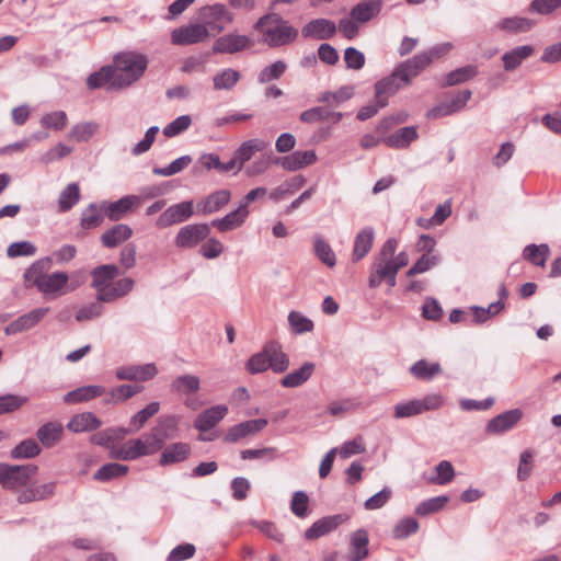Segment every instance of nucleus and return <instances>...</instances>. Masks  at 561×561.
<instances>
[{"label": "nucleus", "instance_id": "nucleus-1", "mask_svg": "<svg viewBox=\"0 0 561 561\" xmlns=\"http://www.w3.org/2000/svg\"><path fill=\"white\" fill-rule=\"evenodd\" d=\"M51 266V257H45L33 263L24 273L26 282L34 285L45 296L60 297L73 291L77 286L69 284L66 272L44 273Z\"/></svg>", "mask_w": 561, "mask_h": 561}, {"label": "nucleus", "instance_id": "nucleus-2", "mask_svg": "<svg viewBox=\"0 0 561 561\" xmlns=\"http://www.w3.org/2000/svg\"><path fill=\"white\" fill-rule=\"evenodd\" d=\"M254 30L261 34V42L270 47L287 45L298 36V30L275 13L260 18L254 24Z\"/></svg>", "mask_w": 561, "mask_h": 561}, {"label": "nucleus", "instance_id": "nucleus-3", "mask_svg": "<svg viewBox=\"0 0 561 561\" xmlns=\"http://www.w3.org/2000/svg\"><path fill=\"white\" fill-rule=\"evenodd\" d=\"M114 88L123 89L140 79L148 66L145 55L135 51L119 53L114 57Z\"/></svg>", "mask_w": 561, "mask_h": 561}, {"label": "nucleus", "instance_id": "nucleus-4", "mask_svg": "<svg viewBox=\"0 0 561 561\" xmlns=\"http://www.w3.org/2000/svg\"><path fill=\"white\" fill-rule=\"evenodd\" d=\"M37 469L35 465L0 463V484L8 490L25 486Z\"/></svg>", "mask_w": 561, "mask_h": 561}, {"label": "nucleus", "instance_id": "nucleus-5", "mask_svg": "<svg viewBox=\"0 0 561 561\" xmlns=\"http://www.w3.org/2000/svg\"><path fill=\"white\" fill-rule=\"evenodd\" d=\"M199 15L204 21L203 25L207 26L209 33L213 32L215 34L221 33L226 28V25L232 23L234 20L233 13L221 3L203 7L199 10Z\"/></svg>", "mask_w": 561, "mask_h": 561}, {"label": "nucleus", "instance_id": "nucleus-6", "mask_svg": "<svg viewBox=\"0 0 561 561\" xmlns=\"http://www.w3.org/2000/svg\"><path fill=\"white\" fill-rule=\"evenodd\" d=\"M210 33L203 24H188L174 28L171 33V42L174 45L187 46L207 41Z\"/></svg>", "mask_w": 561, "mask_h": 561}, {"label": "nucleus", "instance_id": "nucleus-7", "mask_svg": "<svg viewBox=\"0 0 561 561\" xmlns=\"http://www.w3.org/2000/svg\"><path fill=\"white\" fill-rule=\"evenodd\" d=\"M397 274L398 272L394 265H392L391 260L376 257L370 267L369 287L377 288L382 282H386L390 287H394Z\"/></svg>", "mask_w": 561, "mask_h": 561}, {"label": "nucleus", "instance_id": "nucleus-8", "mask_svg": "<svg viewBox=\"0 0 561 561\" xmlns=\"http://www.w3.org/2000/svg\"><path fill=\"white\" fill-rule=\"evenodd\" d=\"M49 310L48 307H39L20 316L4 328L5 335H15L35 328Z\"/></svg>", "mask_w": 561, "mask_h": 561}, {"label": "nucleus", "instance_id": "nucleus-9", "mask_svg": "<svg viewBox=\"0 0 561 561\" xmlns=\"http://www.w3.org/2000/svg\"><path fill=\"white\" fill-rule=\"evenodd\" d=\"M210 232L207 224H193L182 227L176 237L175 245L181 249H192L206 239Z\"/></svg>", "mask_w": 561, "mask_h": 561}, {"label": "nucleus", "instance_id": "nucleus-10", "mask_svg": "<svg viewBox=\"0 0 561 561\" xmlns=\"http://www.w3.org/2000/svg\"><path fill=\"white\" fill-rule=\"evenodd\" d=\"M252 46V41L247 35L231 32L218 37L213 44L216 54H237Z\"/></svg>", "mask_w": 561, "mask_h": 561}, {"label": "nucleus", "instance_id": "nucleus-11", "mask_svg": "<svg viewBox=\"0 0 561 561\" xmlns=\"http://www.w3.org/2000/svg\"><path fill=\"white\" fill-rule=\"evenodd\" d=\"M118 267L114 264L100 265L91 271V286L96 290V300L101 301L103 294H108L112 288L113 280L118 276Z\"/></svg>", "mask_w": 561, "mask_h": 561}, {"label": "nucleus", "instance_id": "nucleus-12", "mask_svg": "<svg viewBox=\"0 0 561 561\" xmlns=\"http://www.w3.org/2000/svg\"><path fill=\"white\" fill-rule=\"evenodd\" d=\"M193 202L186 201L174 204L167 208L157 219L156 226L158 228H167L176 224H181L190 219L193 215Z\"/></svg>", "mask_w": 561, "mask_h": 561}, {"label": "nucleus", "instance_id": "nucleus-13", "mask_svg": "<svg viewBox=\"0 0 561 561\" xmlns=\"http://www.w3.org/2000/svg\"><path fill=\"white\" fill-rule=\"evenodd\" d=\"M405 85L401 81V75L398 73L397 68L391 75L382 78L375 83V98L379 106L385 107L388 105V99L393 96L401 87Z\"/></svg>", "mask_w": 561, "mask_h": 561}, {"label": "nucleus", "instance_id": "nucleus-14", "mask_svg": "<svg viewBox=\"0 0 561 561\" xmlns=\"http://www.w3.org/2000/svg\"><path fill=\"white\" fill-rule=\"evenodd\" d=\"M141 203V198L137 195H127L116 202L103 203L101 209L103 214L113 221L122 219L126 214L131 211Z\"/></svg>", "mask_w": 561, "mask_h": 561}, {"label": "nucleus", "instance_id": "nucleus-15", "mask_svg": "<svg viewBox=\"0 0 561 561\" xmlns=\"http://www.w3.org/2000/svg\"><path fill=\"white\" fill-rule=\"evenodd\" d=\"M158 374L154 364L122 366L115 369V377L118 380L147 381Z\"/></svg>", "mask_w": 561, "mask_h": 561}, {"label": "nucleus", "instance_id": "nucleus-16", "mask_svg": "<svg viewBox=\"0 0 561 561\" xmlns=\"http://www.w3.org/2000/svg\"><path fill=\"white\" fill-rule=\"evenodd\" d=\"M337 31L336 24L329 19H314L308 22L301 30L305 38L324 41L333 37Z\"/></svg>", "mask_w": 561, "mask_h": 561}, {"label": "nucleus", "instance_id": "nucleus-17", "mask_svg": "<svg viewBox=\"0 0 561 561\" xmlns=\"http://www.w3.org/2000/svg\"><path fill=\"white\" fill-rule=\"evenodd\" d=\"M523 417L520 409H512L505 411L495 417L491 419L486 424L485 431L488 434H502L512 430Z\"/></svg>", "mask_w": 561, "mask_h": 561}, {"label": "nucleus", "instance_id": "nucleus-18", "mask_svg": "<svg viewBox=\"0 0 561 561\" xmlns=\"http://www.w3.org/2000/svg\"><path fill=\"white\" fill-rule=\"evenodd\" d=\"M267 425V420L265 419H256L250 420L245 422H241L237 425L231 426L227 434L225 435V442L227 443H237L240 439L256 434L265 428Z\"/></svg>", "mask_w": 561, "mask_h": 561}, {"label": "nucleus", "instance_id": "nucleus-19", "mask_svg": "<svg viewBox=\"0 0 561 561\" xmlns=\"http://www.w3.org/2000/svg\"><path fill=\"white\" fill-rule=\"evenodd\" d=\"M228 413L226 405H214L197 415L194 427L199 432H207L215 427Z\"/></svg>", "mask_w": 561, "mask_h": 561}, {"label": "nucleus", "instance_id": "nucleus-20", "mask_svg": "<svg viewBox=\"0 0 561 561\" xmlns=\"http://www.w3.org/2000/svg\"><path fill=\"white\" fill-rule=\"evenodd\" d=\"M382 7V0H363L352 8L350 16L358 23L365 24L376 18Z\"/></svg>", "mask_w": 561, "mask_h": 561}, {"label": "nucleus", "instance_id": "nucleus-21", "mask_svg": "<svg viewBox=\"0 0 561 561\" xmlns=\"http://www.w3.org/2000/svg\"><path fill=\"white\" fill-rule=\"evenodd\" d=\"M192 453L191 445L178 442L168 445L161 453L159 465L162 467L185 461Z\"/></svg>", "mask_w": 561, "mask_h": 561}, {"label": "nucleus", "instance_id": "nucleus-22", "mask_svg": "<svg viewBox=\"0 0 561 561\" xmlns=\"http://www.w3.org/2000/svg\"><path fill=\"white\" fill-rule=\"evenodd\" d=\"M249 209L239 204L238 208L227 214L225 217L214 219L211 226L220 232H227L240 228L249 217Z\"/></svg>", "mask_w": 561, "mask_h": 561}, {"label": "nucleus", "instance_id": "nucleus-23", "mask_svg": "<svg viewBox=\"0 0 561 561\" xmlns=\"http://www.w3.org/2000/svg\"><path fill=\"white\" fill-rule=\"evenodd\" d=\"M56 483L47 482L39 485H32L18 494L16 501L20 504L44 501L51 497L55 493Z\"/></svg>", "mask_w": 561, "mask_h": 561}, {"label": "nucleus", "instance_id": "nucleus-24", "mask_svg": "<svg viewBox=\"0 0 561 561\" xmlns=\"http://www.w3.org/2000/svg\"><path fill=\"white\" fill-rule=\"evenodd\" d=\"M106 393V389L100 385H88L69 391L64 396V402L67 404H77L91 401Z\"/></svg>", "mask_w": 561, "mask_h": 561}, {"label": "nucleus", "instance_id": "nucleus-25", "mask_svg": "<svg viewBox=\"0 0 561 561\" xmlns=\"http://www.w3.org/2000/svg\"><path fill=\"white\" fill-rule=\"evenodd\" d=\"M316 160L317 154L314 150H297L280 158L278 162L284 170L294 172L314 163Z\"/></svg>", "mask_w": 561, "mask_h": 561}, {"label": "nucleus", "instance_id": "nucleus-26", "mask_svg": "<svg viewBox=\"0 0 561 561\" xmlns=\"http://www.w3.org/2000/svg\"><path fill=\"white\" fill-rule=\"evenodd\" d=\"M268 147V142L261 138H251L243 141L234 151V156L239 160V170H242L256 152L264 151Z\"/></svg>", "mask_w": 561, "mask_h": 561}, {"label": "nucleus", "instance_id": "nucleus-27", "mask_svg": "<svg viewBox=\"0 0 561 561\" xmlns=\"http://www.w3.org/2000/svg\"><path fill=\"white\" fill-rule=\"evenodd\" d=\"M144 456H147V451L142 438L129 439L112 449V457L121 460H135Z\"/></svg>", "mask_w": 561, "mask_h": 561}, {"label": "nucleus", "instance_id": "nucleus-28", "mask_svg": "<svg viewBox=\"0 0 561 561\" xmlns=\"http://www.w3.org/2000/svg\"><path fill=\"white\" fill-rule=\"evenodd\" d=\"M230 198L231 192L229 190H219L202 199L197 207L202 214L209 215L221 209L229 203Z\"/></svg>", "mask_w": 561, "mask_h": 561}, {"label": "nucleus", "instance_id": "nucleus-29", "mask_svg": "<svg viewBox=\"0 0 561 561\" xmlns=\"http://www.w3.org/2000/svg\"><path fill=\"white\" fill-rule=\"evenodd\" d=\"M265 353H267L270 368L280 374L288 369L289 357L283 352L278 342L272 341L265 344Z\"/></svg>", "mask_w": 561, "mask_h": 561}, {"label": "nucleus", "instance_id": "nucleus-30", "mask_svg": "<svg viewBox=\"0 0 561 561\" xmlns=\"http://www.w3.org/2000/svg\"><path fill=\"white\" fill-rule=\"evenodd\" d=\"M343 522L342 515L327 516L314 522L305 533L308 540L318 539L334 530Z\"/></svg>", "mask_w": 561, "mask_h": 561}, {"label": "nucleus", "instance_id": "nucleus-31", "mask_svg": "<svg viewBox=\"0 0 561 561\" xmlns=\"http://www.w3.org/2000/svg\"><path fill=\"white\" fill-rule=\"evenodd\" d=\"M102 421L92 412L76 414L67 424V428L73 433L94 431L101 427Z\"/></svg>", "mask_w": 561, "mask_h": 561}, {"label": "nucleus", "instance_id": "nucleus-32", "mask_svg": "<svg viewBox=\"0 0 561 561\" xmlns=\"http://www.w3.org/2000/svg\"><path fill=\"white\" fill-rule=\"evenodd\" d=\"M299 118L301 122L309 124L323 121H332L335 124L343 118V113L333 112L327 106H316L304 111Z\"/></svg>", "mask_w": 561, "mask_h": 561}, {"label": "nucleus", "instance_id": "nucleus-33", "mask_svg": "<svg viewBox=\"0 0 561 561\" xmlns=\"http://www.w3.org/2000/svg\"><path fill=\"white\" fill-rule=\"evenodd\" d=\"M133 236V229L125 224H118L103 232L101 241L106 248H115Z\"/></svg>", "mask_w": 561, "mask_h": 561}, {"label": "nucleus", "instance_id": "nucleus-34", "mask_svg": "<svg viewBox=\"0 0 561 561\" xmlns=\"http://www.w3.org/2000/svg\"><path fill=\"white\" fill-rule=\"evenodd\" d=\"M534 54V47L530 45H522L514 47L502 56L503 67L506 71L517 69L524 60Z\"/></svg>", "mask_w": 561, "mask_h": 561}, {"label": "nucleus", "instance_id": "nucleus-35", "mask_svg": "<svg viewBox=\"0 0 561 561\" xmlns=\"http://www.w3.org/2000/svg\"><path fill=\"white\" fill-rule=\"evenodd\" d=\"M375 238V231L371 227L360 230L354 241L353 261L358 262L370 251Z\"/></svg>", "mask_w": 561, "mask_h": 561}, {"label": "nucleus", "instance_id": "nucleus-36", "mask_svg": "<svg viewBox=\"0 0 561 561\" xmlns=\"http://www.w3.org/2000/svg\"><path fill=\"white\" fill-rule=\"evenodd\" d=\"M316 365L311 362H306L300 368L294 370L280 380L284 388H297L304 385L314 373Z\"/></svg>", "mask_w": 561, "mask_h": 561}, {"label": "nucleus", "instance_id": "nucleus-37", "mask_svg": "<svg viewBox=\"0 0 561 561\" xmlns=\"http://www.w3.org/2000/svg\"><path fill=\"white\" fill-rule=\"evenodd\" d=\"M419 137L416 128L413 126L402 127L385 138L387 146L396 149H404Z\"/></svg>", "mask_w": 561, "mask_h": 561}, {"label": "nucleus", "instance_id": "nucleus-38", "mask_svg": "<svg viewBox=\"0 0 561 561\" xmlns=\"http://www.w3.org/2000/svg\"><path fill=\"white\" fill-rule=\"evenodd\" d=\"M534 24L535 22L527 18L508 16L500 20L495 24V28L506 33L517 34L528 32L534 26Z\"/></svg>", "mask_w": 561, "mask_h": 561}, {"label": "nucleus", "instance_id": "nucleus-39", "mask_svg": "<svg viewBox=\"0 0 561 561\" xmlns=\"http://www.w3.org/2000/svg\"><path fill=\"white\" fill-rule=\"evenodd\" d=\"M368 534L364 529L356 530L351 538L348 561H360L368 554Z\"/></svg>", "mask_w": 561, "mask_h": 561}, {"label": "nucleus", "instance_id": "nucleus-40", "mask_svg": "<svg viewBox=\"0 0 561 561\" xmlns=\"http://www.w3.org/2000/svg\"><path fill=\"white\" fill-rule=\"evenodd\" d=\"M451 49L449 43L437 45L428 50L415 55L410 60L415 64L419 69L424 70L434 59L439 58Z\"/></svg>", "mask_w": 561, "mask_h": 561}, {"label": "nucleus", "instance_id": "nucleus-41", "mask_svg": "<svg viewBox=\"0 0 561 561\" xmlns=\"http://www.w3.org/2000/svg\"><path fill=\"white\" fill-rule=\"evenodd\" d=\"M312 243L316 256L328 267H334L336 256L331 245L320 234L312 237Z\"/></svg>", "mask_w": 561, "mask_h": 561}, {"label": "nucleus", "instance_id": "nucleus-42", "mask_svg": "<svg viewBox=\"0 0 561 561\" xmlns=\"http://www.w3.org/2000/svg\"><path fill=\"white\" fill-rule=\"evenodd\" d=\"M62 426L57 422H48L41 426L37 431V438L45 447L55 446L61 435H62Z\"/></svg>", "mask_w": 561, "mask_h": 561}, {"label": "nucleus", "instance_id": "nucleus-43", "mask_svg": "<svg viewBox=\"0 0 561 561\" xmlns=\"http://www.w3.org/2000/svg\"><path fill=\"white\" fill-rule=\"evenodd\" d=\"M410 373L419 380H432L442 373V367L438 363L420 359L410 367Z\"/></svg>", "mask_w": 561, "mask_h": 561}, {"label": "nucleus", "instance_id": "nucleus-44", "mask_svg": "<svg viewBox=\"0 0 561 561\" xmlns=\"http://www.w3.org/2000/svg\"><path fill=\"white\" fill-rule=\"evenodd\" d=\"M179 422L180 417L176 415L162 416L158 420L153 430L164 442L167 439H173L179 435Z\"/></svg>", "mask_w": 561, "mask_h": 561}, {"label": "nucleus", "instance_id": "nucleus-45", "mask_svg": "<svg viewBox=\"0 0 561 561\" xmlns=\"http://www.w3.org/2000/svg\"><path fill=\"white\" fill-rule=\"evenodd\" d=\"M305 183L306 179L302 175H296L275 187L270 193V198L278 202L287 195H293L296 191L300 190Z\"/></svg>", "mask_w": 561, "mask_h": 561}, {"label": "nucleus", "instance_id": "nucleus-46", "mask_svg": "<svg viewBox=\"0 0 561 561\" xmlns=\"http://www.w3.org/2000/svg\"><path fill=\"white\" fill-rule=\"evenodd\" d=\"M241 75L238 70L226 68L217 72L214 78L215 90H232L240 81Z\"/></svg>", "mask_w": 561, "mask_h": 561}, {"label": "nucleus", "instance_id": "nucleus-47", "mask_svg": "<svg viewBox=\"0 0 561 561\" xmlns=\"http://www.w3.org/2000/svg\"><path fill=\"white\" fill-rule=\"evenodd\" d=\"M100 125L95 122H82L72 126L69 131V139L78 142L90 140L99 130Z\"/></svg>", "mask_w": 561, "mask_h": 561}, {"label": "nucleus", "instance_id": "nucleus-48", "mask_svg": "<svg viewBox=\"0 0 561 561\" xmlns=\"http://www.w3.org/2000/svg\"><path fill=\"white\" fill-rule=\"evenodd\" d=\"M354 95V88L352 85L341 87L337 91H325L318 95V102L328 103L332 106H339Z\"/></svg>", "mask_w": 561, "mask_h": 561}, {"label": "nucleus", "instance_id": "nucleus-49", "mask_svg": "<svg viewBox=\"0 0 561 561\" xmlns=\"http://www.w3.org/2000/svg\"><path fill=\"white\" fill-rule=\"evenodd\" d=\"M142 390V387L133 386V385H121L113 388L108 391V397L104 400L105 404H118L123 401H126L133 398L135 394L139 393Z\"/></svg>", "mask_w": 561, "mask_h": 561}, {"label": "nucleus", "instance_id": "nucleus-50", "mask_svg": "<svg viewBox=\"0 0 561 561\" xmlns=\"http://www.w3.org/2000/svg\"><path fill=\"white\" fill-rule=\"evenodd\" d=\"M201 388V380L195 375H182L176 377L172 383L171 389L176 393H194Z\"/></svg>", "mask_w": 561, "mask_h": 561}, {"label": "nucleus", "instance_id": "nucleus-51", "mask_svg": "<svg viewBox=\"0 0 561 561\" xmlns=\"http://www.w3.org/2000/svg\"><path fill=\"white\" fill-rule=\"evenodd\" d=\"M160 410V403L159 402H151L140 411H138L136 414H134L130 417L129 425L131 426V431L137 433L140 431L147 421L156 415Z\"/></svg>", "mask_w": 561, "mask_h": 561}, {"label": "nucleus", "instance_id": "nucleus-52", "mask_svg": "<svg viewBox=\"0 0 561 561\" xmlns=\"http://www.w3.org/2000/svg\"><path fill=\"white\" fill-rule=\"evenodd\" d=\"M80 199V188L77 183L68 184L60 193L58 206L60 211H68Z\"/></svg>", "mask_w": 561, "mask_h": 561}, {"label": "nucleus", "instance_id": "nucleus-53", "mask_svg": "<svg viewBox=\"0 0 561 561\" xmlns=\"http://www.w3.org/2000/svg\"><path fill=\"white\" fill-rule=\"evenodd\" d=\"M134 284H135L134 280L128 277L118 279L117 282H115L112 285V288L108 291V294H103L101 296V301L102 302H112V301L116 300L117 298L124 297L129 291H131V289L134 288Z\"/></svg>", "mask_w": 561, "mask_h": 561}, {"label": "nucleus", "instance_id": "nucleus-54", "mask_svg": "<svg viewBox=\"0 0 561 561\" xmlns=\"http://www.w3.org/2000/svg\"><path fill=\"white\" fill-rule=\"evenodd\" d=\"M129 468L126 465L110 462L103 465L95 473L94 479L98 481H108L127 474Z\"/></svg>", "mask_w": 561, "mask_h": 561}, {"label": "nucleus", "instance_id": "nucleus-55", "mask_svg": "<svg viewBox=\"0 0 561 561\" xmlns=\"http://www.w3.org/2000/svg\"><path fill=\"white\" fill-rule=\"evenodd\" d=\"M549 255V247L547 244H529L523 251V256L530 263L543 266Z\"/></svg>", "mask_w": 561, "mask_h": 561}, {"label": "nucleus", "instance_id": "nucleus-56", "mask_svg": "<svg viewBox=\"0 0 561 561\" xmlns=\"http://www.w3.org/2000/svg\"><path fill=\"white\" fill-rule=\"evenodd\" d=\"M41 453V447L34 439H25L11 450L14 459L34 458Z\"/></svg>", "mask_w": 561, "mask_h": 561}, {"label": "nucleus", "instance_id": "nucleus-57", "mask_svg": "<svg viewBox=\"0 0 561 561\" xmlns=\"http://www.w3.org/2000/svg\"><path fill=\"white\" fill-rule=\"evenodd\" d=\"M107 82H111L112 87H114V70L112 66L102 67L99 71L91 73L87 80L90 89L101 88Z\"/></svg>", "mask_w": 561, "mask_h": 561}, {"label": "nucleus", "instance_id": "nucleus-58", "mask_svg": "<svg viewBox=\"0 0 561 561\" xmlns=\"http://www.w3.org/2000/svg\"><path fill=\"white\" fill-rule=\"evenodd\" d=\"M290 330L295 334H302L313 330V322L298 311H290L288 314Z\"/></svg>", "mask_w": 561, "mask_h": 561}, {"label": "nucleus", "instance_id": "nucleus-59", "mask_svg": "<svg viewBox=\"0 0 561 561\" xmlns=\"http://www.w3.org/2000/svg\"><path fill=\"white\" fill-rule=\"evenodd\" d=\"M287 65L282 60H277L264 67L260 71L257 80L262 84L271 82L273 80H277L285 73Z\"/></svg>", "mask_w": 561, "mask_h": 561}, {"label": "nucleus", "instance_id": "nucleus-60", "mask_svg": "<svg viewBox=\"0 0 561 561\" xmlns=\"http://www.w3.org/2000/svg\"><path fill=\"white\" fill-rule=\"evenodd\" d=\"M448 502V497L445 495L431 497L421 502L416 508L415 514L420 516H426L440 511Z\"/></svg>", "mask_w": 561, "mask_h": 561}, {"label": "nucleus", "instance_id": "nucleus-61", "mask_svg": "<svg viewBox=\"0 0 561 561\" xmlns=\"http://www.w3.org/2000/svg\"><path fill=\"white\" fill-rule=\"evenodd\" d=\"M192 162V157L188 154L182 156L178 159H175L173 162H171L169 165L163 168H154L152 171L156 175L159 176H171L176 173H180L185 168L190 165Z\"/></svg>", "mask_w": 561, "mask_h": 561}, {"label": "nucleus", "instance_id": "nucleus-62", "mask_svg": "<svg viewBox=\"0 0 561 561\" xmlns=\"http://www.w3.org/2000/svg\"><path fill=\"white\" fill-rule=\"evenodd\" d=\"M68 122V117L66 112L64 111H55L47 113L42 116L41 124L45 128L54 129V130H62Z\"/></svg>", "mask_w": 561, "mask_h": 561}, {"label": "nucleus", "instance_id": "nucleus-63", "mask_svg": "<svg viewBox=\"0 0 561 561\" xmlns=\"http://www.w3.org/2000/svg\"><path fill=\"white\" fill-rule=\"evenodd\" d=\"M477 75V68L473 66H466L449 72L445 78V85L451 87L462 83Z\"/></svg>", "mask_w": 561, "mask_h": 561}, {"label": "nucleus", "instance_id": "nucleus-64", "mask_svg": "<svg viewBox=\"0 0 561 561\" xmlns=\"http://www.w3.org/2000/svg\"><path fill=\"white\" fill-rule=\"evenodd\" d=\"M268 368L270 364L265 346L261 352L252 355L245 364V369L252 375L266 371Z\"/></svg>", "mask_w": 561, "mask_h": 561}]
</instances>
